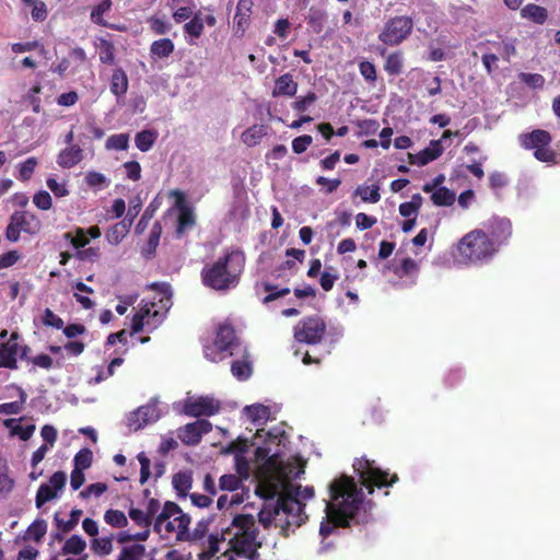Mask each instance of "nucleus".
<instances>
[{"instance_id":"1","label":"nucleus","mask_w":560,"mask_h":560,"mask_svg":"<svg viewBox=\"0 0 560 560\" xmlns=\"http://www.w3.org/2000/svg\"><path fill=\"white\" fill-rule=\"evenodd\" d=\"M330 501L326 502V517L319 527V534L327 538L337 527H348L351 521L366 522V515L372 510V501L364 500V493L352 477L342 475L329 485Z\"/></svg>"},{"instance_id":"2","label":"nucleus","mask_w":560,"mask_h":560,"mask_svg":"<svg viewBox=\"0 0 560 560\" xmlns=\"http://www.w3.org/2000/svg\"><path fill=\"white\" fill-rule=\"evenodd\" d=\"M246 257L240 249L226 250L212 264L201 270L203 285L215 291H228L235 288L244 271Z\"/></svg>"},{"instance_id":"3","label":"nucleus","mask_w":560,"mask_h":560,"mask_svg":"<svg viewBox=\"0 0 560 560\" xmlns=\"http://www.w3.org/2000/svg\"><path fill=\"white\" fill-rule=\"evenodd\" d=\"M231 534L229 536L230 550L240 557L248 560H258V549L261 542L258 541L259 530L256 521L250 514H237L229 524Z\"/></svg>"},{"instance_id":"4","label":"nucleus","mask_w":560,"mask_h":560,"mask_svg":"<svg viewBox=\"0 0 560 560\" xmlns=\"http://www.w3.org/2000/svg\"><path fill=\"white\" fill-rule=\"evenodd\" d=\"M497 252L495 243L482 230H472L457 243L453 253L462 264H477L490 259Z\"/></svg>"},{"instance_id":"5","label":"nucleus","mask_w":560,"mask_h":560,"mask_svg":"<svg viewBox=\"0 0 560 560\" xmlns=\"http://www.w3.org/2000/svg\"><path fill=\"white\" fill-rule=\"evenodd\" d=\"M189 525V515L183 513L177 503L167 501L155 517L153 528L163 537L167 538L174 534L176 540H185L188 536Z\"/></svg>"},{"instance_id":"6","label":"nucleus","mask_w":560,"mask_h":560,"mask_svg":"<svg viewBox=\"0 0 560 560\" xmlns=\"http://www.w3.org/2000/svg\"><path fill=\"white\" fill-rule=\"evenodd\" d=\"M353 469L359 477L362 487L373 494L375 488H387L396 483L399 478L397 474H389L375 465L374 460L365 457L355 459Z\"/></svg>"},{"instance_id":"7","label":"nucleus","mask_w":560,"mask_h":560,"mask_svg":"<svg viewBox=\"0 0 560 560\" xmlns=\"http://www.w3.org/2000/svg\"><path fill=\"white\" fill-rule=\"evenodd\" d=\"M551 135L542 129H535L520 136V143L526 150H534V156L540 162H555L557 154L550 148Z\"/></svg>"},{"instance_id":"8","label":"nucleus","mask_w":560,"mask_h":560,"mask_svg":"<svg viewBox=\"0 0 560 560\" xmlns=\"http://www.w3.org/2000/svg\"><path fill=\"white\" fill-rule=\"evenodd\" d=\"M412 30L413 21L410 16H394L385 23L378 34V40L387 46H398L409 37Z\"/></svg>"},{"instance_id":"9","label":"nucleus","mask_w":560,"mask_h":560,"mask_svg":"<svg viewBox=\"0 0 560 560\" xmlns=\"http://www.w3.org/2000/svg\"><path fill=\"white\" fill-rule=\"evenodd\" d=\"M327 325L318 315L302 318L294 327V339L301 343H320L326 335Z\"/></svg>"},{"instance_id":"10","label":"nucleus","mask_w":560,"mask_h":560,"mask_svg":"<svg viewBox=\"0 0 560 560\" xmlns=\"http://www.w3.org/2000/svg\"><path fill=\"white\" fill-rule=\"evenodd\" d=\"M279 509L282 517L283 528L290 526H301L307 520L304 511L305 504L293 497L291 491H285L278 498Z\"/></svg>"},{"instance_id":"11","label":"nucleus","mask_w":560,"mask_h":560,"mask_svg":"<svg viewBox=\"0 0 560 560\" xmlns=\"http://www.w3.org/2000/svg\"><path fill=\"white\" fill-rule=\"evenodd\" d=\"M221 409L220 401L208 396H200L196 399L187 398L184 402L183 411L189 417H210L218 413Z\"/></svg>"},{"instance_id":"12","label":"nucleus","mask_w":560,"mask_h":560,"mask_svg":"<svg viewBox=\"0 0 560 560\" xmlns=\"http://www.w3.org/2000/svg\"><path fill=\"white\" fill-rule=\"evenodd\" d=\"M211 430L212 424L210 421L199 419L180 427L177 431V435L185 445H197L200 443L202 435L209 433Z\"/></svg>"},{"instance_id":"13","label":"nucleus","mask_w":560,"mask_h":560,"mask_svg":"<svg viewBox=\"0 0 560 560\" xmlns=\"http://www.w3.org/2000/svg\"><path fill=\"white\" fill-rule=\"evenodd\" d=\"M253 0L237 1L235 14L233 18V31L235 36H244L246 30L249 27L253 14Z\"/></svg>"},{"instance_id":"14","label":"nucleus","mask_w":560,"mask_h":560,"mask_svg":"<svg viewBox=\"0 0 560 560\" xmlns=\"http://www.w3.org/2000/svg\"><path fill=\"white\" fill-rule=\"evenodd\" d=\"M173 194L177 196V206L179 209L175 233L176 236L180 238L188 230L196 225V215L190 207L182 205L184 201L183 192L175 190Z\"/></svg>"},{"instance_id":"15","label":"nucleus","mask_w":560,"mask_h":560,"mask_svg":"<svg viewBox=\"0 0 560 560\" xmlns=\"http://www.w3.org/2000/svg\"><path fill=\"white\" fill-rule=\"evenodd\" d=\"M214 346L220 352L229 351L233 355V349L238 346L235 330L230 324H222L218 327Z\"/></svg>"},{"instance_id":"16","label":"nucleus","mask_w":560,"mask_h":560,"mask_svg":"<svg viewBox=\"0 0 560 560\" xmlns=\"http://www.w3.org/2000/svg\"><path fill=\"white\" fill-rule=\"evenodd\" d=\"M443 153L440 140L431 141L430 147L421 150L417 154L408 153L409 163L412 165L423 166L436 160Z\"/></svg>"},{"instance_id":"17","label":"nucleus","mask_w":560,"mask_h":560,"mask_svg":"<svg viewBox=\"0 0 560 560\" xmlns=\"http://www.w3.org/2000/svg\"><path fill=\"white\" fill-rule=\"evenodd\" d=\"M11 217L20 230L26 234L35 235L42 229L38 217L27 211H14Z\"/></svg>"},{"instance_id":"18","label":"nucleus","mask_w":560,"mask_h":560,"mask_svg":"<svg viewBox=\"0 0 560 560\" xmlns=\"http://www.w3.org/2000/svg\"><path fill=\"white\" fill-rule=\"evenodd\" d=\"M258 521L265 528H268L273 521L277 526L283 528L278 500L276 502H266L264 504V508L258 513Z\"/></svg>"},{"instance_id":"19","label":"nucleus","mask_w":560,"mask_h":560,"mask_svg":"<svg viewBox=\"0 0 560 560\" xmlns=\"http://www.w3.org/2000/svg\"><path fill=\"white\" fill-rule=\"evenodd\" d=\"M298 83L293 80L291 73H284L276 79L275 88L272 90V96H289L292 97L298 92Z\"/></svg>"},{"instance_id":"20","label":"nucleus","mask_w":560,"mask_h":560,"mask_svg":"<svg viewBox=\"0 0 560 560\" xmlns=\"http://www.w3.org/2000/svg\"><path fill=\"white\" fill-rule=\"evenodd\" d=\"M231 526H221L220 533H212L208 538V549L200 553V560H210L218 551L220 541L229 540Z\"/></svg>"},{"instance_id":"21","label":"nucleus","mask_w":560,"mask_h":560,"mask_svg":"<svg viewBox=\"0 0 560 560\" xmlns=\"http://www.w3.org/2000/svg\"><path fill=\"white\" fill-rule=\"evenodd\" d=\"M83 160V150L79 145H69L61 150L57 163L63 168H71Z\"/></svg>"},{"instance_id":"22","label":"nucleus","mask_w":560,"mask_h":560,"mask_svg":"<svg viewBox=\"0 0 560 560\" xmlns=\"http://www.w3.org/2000/svg\"><path fill=\"white\" fill-rule=\"evenodd\" d=\"M133 217L128 218V215L115 223L109 230L106 232V240L112 245H118L129 233L130 228L132 225Z\"/></svg>"},{"instance_id":"23","label":"nucleus","mask_w":560,"mask_h":560,"mask_svg":"<svg viewBox=\"0 0 560 560\" xmlns=\"http://www.w3.org/2000/svg\"><path fill=\"white\" fill-rule=\"evenodd\" d=\"M18 354L19 348H15L11 343L0 345V369L5 368L10 370L18 369Z\"/></svg>"},{"instance_id":"24","label":"nucleus","mask_w":560,"mask_h":560,"mask_svg":"<svg viewBox=\"0 0 560 560\" xmlns=\"http://www.w3.org/2000/svg\"><path fill=\"white\" fill-rule=\"evenodd\" d=\"M175 50V45L170 38H160L152 42L150 54L155 59L168 58Z\"/></svg>"},{"instance_id":"25","label":"nucleus","mask_w":560,"mask_h":560,"mask_svg":"<svg viewBox=\"0 0 560 560\" xmlns=\"http://www.w3.org/2000/svg\"><path fill=\"white\" fill-rule=\"evenodd\" d=\"M268 127L266 125L255 124L243 131L241 139L247 147H255L260 143L261 139L267 135Z\"/></svg>"},{"instance_id":"26","label":"nucleus","mask_w":560,"mask_h":560,"mask_svg":"<svg viewBox=\"0 0 560 560\" xmlns=\"http://www.w3.org/2000/svg\"><path fill=\"white\" fill-rule=\"evenodd\" d=\"M161 234H162V224L160 223V221H155L151 229L148 242L144 245V247L142 248L143 257L151 258L155 254L156 248L160 243Z\"/></svg>"},{"instance_id":"27","label":"nucleus","mask_w":560,"mask_h":560,"mask_svg":"<svg viewBox=\"0 0 560 560\" xmlns=\"http://www.w3.org/2000/svg\"><path fill=\"white\" fill-rule=\"evenodd\" d=\"M521 15L524 19L530 20L537 24H544L548 18L546 8L538 4L529 3L521 10Z\"/></svg>"},{"instance_id":"28","label":"nucleus","mask_w":560,"mask_h":560,"mask_svg":"<svg viewBox=\"0 0 560 560\" xmlns=\"http://www.w3.org/2000/svg\"><path fill=\"white\" fill-rule=\"evenodd\" d=\"M128 90V78L121 68L114 70L110 78V92L116 96L126 94Z\"/></svg>"},{"instance_id":"29","label":"nucleus","mask_w":560,"mask_h":560,"mask_svg":"<svg viewBox=\"0 0 560 560\" xmlns=\"http://www.w3.org/2000/svg\"><path fill=\"white\" fill-rule=\"evenodd\" d=\"M384 70L389 75H399L404 71V55L401 51L390 52L384 62Z\"/></svg>"},{"instance_id":"30","label":"nucleus","mask_w":560,"mask_h":560,"mask_svg":"<svg viewBox=\"0 0 560 560\" xmlns=\"http://www.w3.org/2000/svg\"><path fill=\"white\" fill-rule=\"evenodd\" d=\"M172 483L177 493L186 497L192 487V476L190 471H179L173 476Z\"/></svg>"},{"instance_id":"31","label":"nucleus","mask_w":560,"mask_h":560,"mask_svg":"<svg viewBox=\"0 0 560 560\" xmlns=\"http://www.w3.org/2000/svg\"><path fill=\"white\" fill-rule=\"evenodd\" d=\"M431 200L433 205L438 207H448L452 206L456 200V195L453 190L447 187L441 186L436 188L435 191L431 195Z\"/></svg>"},{"instance_id":"32","label":"nucleus","mask_w":560,"mask_h":560,"mask_svg":"<svg viewBox=\"0 0 560 560\" xmlns=\"http://www.w3.org/2000/svg\"><path fill=\"white\" fill-rule=\"evenodd\" d=\"M47 533V522L45 520H35L26 529L23 539L39 542Z\"/></svg>"},{"instance_id":"33","label":"nucleus","mask_w":560,"mask_h":560,"mask_svg":"<svg viewBox=\"0 0 560 560\" xmlns=\"http://www.w3.org/2000/svg\"><path fill=\"white\" fill-rule=\"evenodd\" d=\"M156 139L158 132L155 130L145 129L136 135L135 143L141 152H147L153 147Z\"/></svg>"},{"instance_id":"34","label":"nucleus","mask_w":560,"mask_h":560,"mask_svg":"<svg viewBox=\"0 0 560 560\" xmlns=\"http://www.w3.org/2000/svg\"><path fill=\"white\" fill-rule=\"evenodd\" d=\"M81 515L82 510L74 509L71 511L68 521H63L62 518L59 517V514L56 513L54 516V522L58 529H60L62 533H70L78 525Z\"/></svg>"},{"instance_id":"35","label":"nucleus","mask_w":560,"mask_h":560,"mask_svg":"<svg viewBox=\"0 0 560 560\" xmlns=\"http://www.w3.org/2000/svg\"><path fill=\"white\" fill-rule=\"evenodd\" d=\"M231 372L234 377H236L240 381L247 380L253 372L252 364L247 359V355L244 357L242 360H234L231 363Z\"/></svg>"},{"instance_id":"36","label":"nucleus","mask_w":560,"mask_h":560,"mask_svg":"<svg viewBox=\"0 0 560 560\" xmlns=\"http://www.w3.org/2000/svg\"><path fill=\"white\" fill-rule=\"evenodd\" d=\"M488 45L498 46V52L502 56L505 61H510L511 57L516 54V47L514 40H501V42H483L478 47H487Z\"/></svg>"},{"instance_id":"37","label":"nucleus","mask_w":560,"mask_h":560,"mask_svg":"<svg viewBox=\"0 0 560 560\" xmlns=\"http://www.w3.org/2000/svg\"><path fill=\"white\" fill-rule=\"evenodd\" d=\"M112 8V1L110 0H102L96 7L92 9L91 12V20L101 26L110 27L114 28V25L108 24L104 19L103 15L108 12ZM115 30H118L115 27Z\"/></svg>"},{"instance_id":"38","label":"nucleus","mask_w":560,"mask_h":560,"mask_svg":"<svg viewBox=\"0 0 560 560\" xmlns=\"http://www.w3.org/2000/svg\"><path fill=\"white\" fill-rule=\"evenodd\" d=\"M261 288L264 289L265 292L268 293L266 296L262 298V304H269L270 302L279 298H283L291 292L290 288L288 287L279 289L278 285H275L267 281L261 282Z\"/></svg>"},{"instance_id":"39","label":"nucleus","mask_w":560,"mask_h":560,"mask_svg":"<svg viewBox=\"0 0 560 560\" xmlns=\"http://www.w3.org/2000/svg\"><path fill=\"white\" fill-rule=\"evenodd\" d=\"M244 412L253 422H260L261 420L267 421L270 416L269 407L261 404L246 406Z\"/></svg>"},{"instance_id":"40","label":"nucleus","mask_w":560,"mask_h":560,"mask_svg":"<svg viewBox=\"0 0 560 560\" xmlns=\"http://www.w3.org/2000/svg\"><path fill=\"white\" fill-rule=\"evenodd\" d=\"M86 548L85 540L79 536V535H72L69 537L63 547H62V553L63 555H80L82 553Z\"/></svg>"},{"instance_id":"41","label":"nucleus","mask_w":560,"mask_h":560,"mask_svg":"<svg viewBox=\"0 0 560 560\" xmlns=\"http://www.w3.org/2000/svg\"><path fill=\"white\" fill-rule=\"evenodd\" d=\"M145 553V547L140 544H133L121 548L117 560H140Z\"/></svg>"},{"instance_id":"42","label":"nucleus","mask_w":560,"mask_h":560,"mask_svg":"<svg viewBox=\"0 0 560 560\" xmlns=\"http://www.w3.org/2000/svg\"><path fill=\"white\" fill-rule=\"evenodd\" d=\"M100 50V60L102 63L114 65L115 62V46L112 42L101 38L97 45Z\"/></svg>"},{"instance_id":"43","label":"nucleus","mask_w":560,"mask_h":560,"mask_svg":"<svg viewBox=\"0 0 560 560\" xmlns=\"http://www.w3.org/2000/svg\"><path fill=\"white\" fill-rule=\"evenodd\" d=\"M203 27L201 12H197L192 15V19L184 25V31L189 36L199 38L203 33Z\"/></svg>"},{"instance_id":"44","label":"nucleus","mask_w":560,"mask_h":560,"mask_svg":"<svg viewBox=\"0 0 560 560\" xmlns=\"http://www.w3.org/2000/svg\"><path fill=\"white\" fill-rule=\"evenodd\" d=\"M355 195L360 196V198L364 202L376 203L381 199L380 186L378 185H373L372 187L359 186L355 189Z\"/></svg>"},{"instance_id":"45","label":"nucleus","mask_w":560,"mask_h":560,"mask_svg":"<svg viewBox=\"0 0 560 560\" xmlns=\"http://www.w3.org/2000/svg\"><path fill=\"white\" fill-rule=\"evenodd\" d=\"M56 498H58V492L52 490L48 483H43L37 489L35 505L37 509H40L45 503Z\"/></svg>"},{"instance_id":"46","label":"nucleus","mask_w":560,"mask_h":560,"mask_svg":"<svg viewBox=\"0 0 560 560\" xmlns=\"http://www.w3.org/2000/svg\"><path fill=\"white\" fill-rule=\"evenodd\" d=\"M104 521L116 528H122L128 525L127 516L122 511L109 509L104 514Z\"/></svg>"},{"instance_id":"47","label":"nucleus","mask_w":560,"mask_h":560,"mask_svg":"<svg viewBox=\"0 0 560 560\" xmlns=\"http://www.w3.org/2000/svg\"><path fill=\"white\" fill-rule=\"evenodd\" d=\"M20 393V400L18 401H11V402H4L0 405V413L3 415H19L23 410V406L26 401V393L19 388Z\"/></svg>"},{"instance_id":"48","label":"nucleus","mask_w":560,"mask_h":560,"mask_svg":"<svg viewBox=\"0 0 560 560\" xmlns=\"http://www.w3.org/2000/svg\"><path fill=\"white\" fill-rule=\"evenodd\" d=\"M326 18L327 14L324 10L311 8L307 16V23L314 32L319 33L323 31Z\"/></svg>"},{"instance_id":"49","label":"nucleus","mask_w":560,"mask_h":560,"mask_svg":"<svg viewBox=\"0 0 560 560\" xmlns=\"http://www.w3.org/2000/svg\"><path fill=\"white\" fill-rule=\"evenodd\" d=\"M63 237L70 241L71 245L78 250L84 248L89 244V237L86 236L85 229L77 228L74 235L71 232L65 233Z\"/></svg>"},{"instance_id":"50","label":"nucleus","mask_w":560,"mask_h":560,"mask_svg":"<svg viewBox=\"0 0 560 560\" xmlns=\"http://www.w3.org/2000/svg\"><path fill=\"white\" fill-rule=\"evenodd\" d=\"M107 150H117L124 151L129 147V135L128 133H117L107 138L106 144Z\"/></svg>"},{"instance_id":"51","label":"nucleus","mask_w":560,"mask_h":560,"mask_svg":"<svg viewBox=\"0 0 560 560\" xmlns=\"http://www.w3.org/2000/svg\"><path fill=\"white\" fill-rule=\"evenodd\" d=\"M37 164L38 161L34 156H31L26 159L24 162L20 163L18 178L22 182L30 180L35 172Z\"/></svg>"},{"instance_id":"52","label":"nucleus","mask_w":560,"mask_h":560,"mask_svg":"<svg viewBox=\"0 0 560 560\" xmlns=\"http://www.w3.org/2000/svg\"><path fill=\"white\" fill-rule=\"evenodd\" d=\"M338 271L334 267L327 266L320 273L319 284L324 291H330L334 288V284L336 280H338Z\"/></svg>"},{"instance_id":"53","label":"nucleus","mask_w":560,"mask_h":560,"mask_svg":"<svg viewBox=\"0 0 560 560\" xmlns=\"http://www.w3.org/2000/svg\"><path fill=\"white\" fill-rule=\"evenodd\" d=\"M84 180L86 185L91 188L103 189L109 185V180L107 179V177L104 174L96 171L88 172Z\"/></svg>"},{"instance_id":"54","label":"nucleus","mask_w":560,"mask_h":560,"mask_svg":"<svg viewBox=\"0 0 560 560\" xmlns=\"http://www.w3.org/2000/svg\"><path fill=\"white\" fill-rule=\"evenodd\" d=\"M93 462V453L90 448L80 450L73 459L74 468L84 470L91 467Z\"/></svg>"},{"instance_id":"55","label":"nucleus","mask_w":560,"mask_h":560,"mask_svg":"<svg viewBox=\"0 0 560 560\" xmlns=\"http://www.w3.org/2000/svg\"><path fill=\"white\" fill-rule=\"evenodd\" d=\"M92 550L102 556H107L113 550V541L110 537L94 538L91 541Z\"/></svg>"},{"instance_id":"56","label":"nucleus","mask_w":560,"mask_h":560,"mask_svg":"<svg viewBox=\"0 0 560 560\" xmlns=\"http://www.w3.org/2000/svg\"><path fill=\"white\" fill-rule=\"evenodd\" d=\"M518 79L532 89H542L545 85V78L539 73L521 72Z\"/></svg>"},{"instance_id":"57","label":"nucleus","mask_w":560,"mask_h":560,"mask_svg":"<svg viewBox=\"0 0 560 560\" xmlns=\"http://www.w3.org/2000/svg\"><path fill=\"white\" fill-rule=\"evenodd\" d=\"M419 267L416 260L410 257L404 258L400 262V266L396 268L395 273L402 278L407 276H412L417 273Z\"/></svg>"},{"instance_id":"58","label":"nucleus","mask_w":560,"mask_h":560,"mask_svg":"<svg viewBox=\"0 0 560 560\" xmlns=\"http://www.w3.org/2000/svg\"><path fill=\"white\" fill-rule=\"evenodd\" d=\"M128 514L129 517L140 527H150L152 524H154L147 512L140 509L131 508Z\"/></svg>"},{"instance_id":"59","label":"nucleus","mask_w":560,"mask_h":560,"mask_svg":"<svg viewBox=\"0 0 560 560\" xmlns=\"http://www.w3.org/2000/svg\"><path fill=\"white\" fill-rule=\"evenodd\" d=\"M148 23L150 25V30L156 35H165L172 28V25L168 22L155 15L149 18Z\"/></svg>"},{"instance_id":"60","label":"nucleus","mask_w":560,"mask_h":560,"mask_svg":"<svg viewBox=\"0 0 560 560\" xmlns=\"http://www.w3.org/2000/svg\"><path fill=\"white\" fill-rule=\"evenodd\" d=\"M242 485V480L234 474L223 475L220 478L219 487L221 490L235 491Z\"/></svg>"},{"instance_id":"61","label":"nucleus","mask_w":560,"mask_h":560,"mask_svg":"<svg viewBox=\"0 0 560 560\" xmlns=\"http://www.w3.org/2000/svg\"><path fill=\"white\" fill-rule=\"evenodd\" d=\"M359 71L360 74L364 78V80L368 81L369 83H374L377 79V72L374 63L368 60L360 61Z\"/></svg>"},{"instance_id":"62","label":"nucleus","mask_w":560,"mask_h":560,"mask_svg":"<svg viewBox=\"0 0 560 560\" xmlns=\"http://www.w3.org/2000/svg\"><path fill=\"white\" fill-rule=\"evenodd\" d=\"M46 185L57 198L66 197L70 194L67 182L58 183L56 178L48 177Z\"/></svg>"},{"instance_id":"63","label":"nucleus","mask_w":560,"mask_h":560,"mask_svg":"<svg viewBox=\"0 0 560 560\" xmlns=\"http://www.w3.org/2000/svg\"><path fill=\"white\" fill-rule=\"evenodd\" d=\"M317 100V95L315 92L310 91L305 96L300 97L295 102L292 103V108L299 113L305 112L308 106L315 103Z\"/></svg>"},{"instance_id":"64","label":"nucleus","mask_w":560,"mask_h":560,"mask_svg":"<svg viewBox=\"0 0 560 560\" xmlns=\"http://www.w3.org/2000/svg\"><path fill=\"white\" fill-rule=\"evenodd\" d=\"M33 203L40 210H49L52 207V200L48 191L39 190L33 197Z\"/></svg>"}]
</instances>
